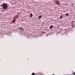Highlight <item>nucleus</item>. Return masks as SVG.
<instances>
[{
	"mask_svg": "<svg viewBox=\"0 0 75 75\" xmlns=\"http://www.w3.org/2000/svg\"><path fill=\"white\" fill-rule=\"evenodd\" d=\"M8 4L5 3H4L1 5L0 7H2V8H3L4 10H6L8 8Z\"/></svg>",
	"mask_w": 75,
	"mask_h": 75,
	"instance_id": "f257e3e1",
	"label": "nucleus"
},
{
	"mask_svg": "<svg viewBox=\"0 0 75 75\" xmlns=\"http://www.w3.org/2000/svg\"><path fill=\"white\" fill-rule=\"evenodd\" d=\"M56 3L57 4H58V5H59L60 2L58 1H56Z\"/></svg>",
	"mask_w": 75,
	"mask_h": 75,
	"instance_id": "f03ea898",
	"label": "nucleus"
},
{
	"mask_svg": "<svg viewBox=\"0 0 75 75\" xmlns=\"http://www.w3.org/2000/svg\"><path fill=\"white\" fill-rule=\"evenodd\" d=\"M18 28L22 31H24V29L22 28Z\"/></svg>",
	"mask_w": 75,
	"mask_h": 75,
	"instance_id": "7ed1b4c3",
	"label": "nucleus"
},
{
	"mask_svg": "<svg viewBox=\"0 0 75 75\" xmlns=\"http://www.w3.org/2000/svg\"><path fill=\"white\" fill-rule=\"evenodd\" d=\"M53 27V25H52L50 27V29H52V28Z\"/></svg>",
	"mask_w": 75,
	"mask_h": 75,
	"instance_id": "20e7f679",
	"label": "nucleus"
},
{
	"mask_svg": "<svg viewBox=\"0 0 75 75\" xmlns=\"http://www.w3.org/2000/svg\"><path fill=\"white\" fill-rule=\"evenodd\" d=\"M30 17H33V14L32 13H30Z\"/></svg>",
	"mask_w": 75,
	"mask_h": 75,
	"instance_id": "39448f33",
	"label": "nucleus"
},
{
	"mask_svg": "<svg viewBox=\"0 0 75 75\" xmlns=\"http://www.w3.org/2000/svg\"><path fill=\"white\" fill-rule=\"evenodd\" d=\"M15 21H16V20H15V19H14V20L13 21V23H15Z\"/></svg>",
	"mask_w": 75,
	"mask_h": 75,
	"instance_id": "423d86ee",
	"label": "nucleus"
},
{
	"mask_svg": "<svg viewBox=\"0 0 75 75\" xmlns=\"http://www.w3.org/2000/svg\"><path fill=\"white\" fill-rule=\"evenodd\" d=\"M69 15L68 14V13H66V16H68Z\"/></svg>",
	"mask_w": 75,
	"mask_h": 75,
	"instance_id": "0eeeda50",
	"label": "nucleus"
},
{
	"mask_svg": "<svg viewBox=\"0 0 75 75\" xmlns=\"http://www.w3.org/2000/svg\"><path fill=\"white\" fill-rule=\"evenodd\" d=\"M35 74L34 73H33L31 75H34Z\"/></svg>",
	"mask_w": 75,
	"mask_h": 75,
	"instance_id": "6e6552de",
	"label": "nucleus"
},
{
	"mask_svg": "<svg viewBox=\"0 0 75 75\" xmlns=\"http://www.w3.org/2000/svg\"><path fill=\"white\" fill-rule=\"evenodd\" d=\"M62 18V16H61L60 17V19H61V18Z\"/></svg>",
	"mask_w": 75,
	"mask_h": 75,
	"instance_id": "1a4fd4ad",
	"label": "nucleus"
},
{
	"mask_svg": "<svg viewBox=\"0 0 75 75\" xmlns=\"http://www.w3.org/2000/svg\"><path fill=\"white\" fill-rule=\"evenodd\" d=\"M39 18H42V16H39Z\"/></svg>",
	"mask_w": 75,
	"mask_h": 75,
	"instance_id": "9d476101",
	"label": "nucleus"
},
{
	"mask_svg": "<svg viewBox=\"0 0 75 75\" xmlns=\"http://www.w3.org/2000/svg\"><path fill=\"white\" fill-rule=\"evenodd\" d=\"M72 4V6L73 7V6H74V4Z\"/></svg>",
	"mask_w": 75,
	"mask_h": 75,
	"instance_id": "9b49d317",
	"label": "nucleus"
},
{
	"mask_svg": "<svg viewBox=\"0 0 75 75\" xmlns=\"http://www.w3.org/2000/svg\"><path fill=\"white\" fill-rule=\"evenodd\" d=\"M73 75H75V72H74V73L73 74Z\"/></svg>",
	"mask_w": 75,
	"mask_h": 75,
	"instance_id": "f8f14e48",
	"label": "nucleus"
},
{
	"mask_svg": "<svg viewBox=\"0 0 75 75\" xmlns=\"http://www.w3.org/2000/svg\"><path fill=\"white\" fill-rule=\"evenodd\" d=\"M52 75H54V74H52Z\"/></svg>",
	"mask_w": 75,
	"mask_h": 75,
	"instance_id": "ddd939ff",
	"label": "nucleus"
},
{
	"mask_svg": "<svg viewBox=\"0 0 75 75\" xmlns=\"http://www.w3.org/2000/svg\"><path fill=\"white\" fill-rule=\"evenodd\" d=\"M72 27H73V26H72Z\"/></svg>",
	"mask_w": 75,
	"mask_h": 75,
	"instance_id": "4468645a",
	"label": "nucleus"
}]
</instances>
